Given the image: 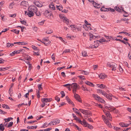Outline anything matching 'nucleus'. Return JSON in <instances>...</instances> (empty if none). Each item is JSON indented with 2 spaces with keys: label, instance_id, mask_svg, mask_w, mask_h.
Here are the masks:
<instances>
[{
  "label": "nucleus",
  "instance_id": "4",
  "mask_svg": "<svg viewBox=\"0 0 131 131\" xmlns=\"http://www.w3.org/2000/svg\"><path fill=\"white\" fill-rule=\"evenodd\" d=\"M25 15H28L29 17H31L34 15V14L32 11L29 10L28 12L26 11H25Z\"/></svg>",
  "mask_w": 131,
  "mask_h": 131
},
{
  "label": "nucleus",
  "instance_id": "52",
  "mask_svg": "<svg viewBox=\"0 0 131 131\" xmlns=\"http://www.w3.org/2000/svg\"><path fill=\"white\" fill-rule=\"evenodd\" d=\"M108 9L107 10V11H111L112 12H114L115 11V10L114 9H113L111 8H107Z\"/></svg>",
  "mask_w": 131,
  "mask_h": 131
},
{
  "label": "nucleus",
  "instance_id": "10",
  "mask_svg": "<svg viewBox=\"0 0 131 131\" xmlns=\"http://www.w3.org/2000/svg\"><path fill=\"white\" fill-rule=\"evenodd\" d=\"M74 97L79 102H81V101L80 100V97L79 96L78 94L75 93L74 94Z\"/></svg>",
  "mask_w": 131,
  "mask_h": 131
},
{
  "label": "nucleus",
  "instance_id": "25",
  "mask_svg": "<svg viewBox=\"0 0 131 131\" xmlns=\"http://www.w3.org/2000/svg\"><path fill=\"white\" fill-rule=\"evenodd\" d=\"M11 31L17 34H18L19 32V30H17L16 29H13Z\"/></svg>",
  "mask_w": 131,
  "mask_h": 131
},
{
  "label": "nucleus",
  "instance_id": "3",
  "mask_svg": "<svg viewBox=\"0 0 131 131\" xmlns=\"http://www.w3.org/2000/svg\"><path fill=\"white\" fill-rule=\"evenodd\" d=\"M103 111L105 115L107 116L108 119H109V120L111 121L112 119V118L111 115L109 112L108 111H107V112H105L104 110H103Z\"/></svg>",
  "mask_w": 131,
  "mask_h": 131
},
{
  "label": "nucleus",
  "instance_id": "16",
  "mask_svg": "<svg viewBox=\"0 0 131 131\" xmlns=\"http://www.w3.org/2000/svg\"><path fill=\"white\" fill-rule=\"evenodd\" d=\"M9 68L10 67H9L5 68L1 67L0 68V71H5L8 70Z\"/></svg>",
  "mask_w": 131,
  "mask_h": 131
},
{
  "label": "nucleus",
  "instance_id": "13",
  "mask_svg": "<svg viewBox=\"0 0 131 131\" xmlns=\"http://www.w3.org/2000/svg\"><path fill=\"white\" fill-rule=\"evenodd\" d=\"M31 11H32L33 12H35L37 10V8L36 6H33L31 7Z\"/></svg>",
  "mask_w": 131,
  "mask_h": 131
},
{
  "label": "nucleus",
  "instance_id": "30",
  "mask_svg": "<svg viewBox=\"0 0 131 131\" xmlns=\"http://www.w3.org/2000/svg\"><path fill=\"white\" fill-rule=\"evenodd\" d=\"M93 4L95 7H96L97 8L100 7V5L96 3L95 2H93Z\"/></svg>",
  "mask_w": 131,
  "mask_h": 131
},
{
  "label": "nucleus",
  "instance_id": "18",
  "mask_svg": "<svg viewBox=\"0 0 131 131\" xmlns=\"http://www.w3.org/2000/svg\"><path fill=\"white\" fill-rule=\"evenodd\" d=\"M106 41L105 40L103 39H100L99 40H97L96 41H94V42H96V43H101L103 42H104Z\"/></svg>",
  "mask_w": 131,
  "mask_h": 131
},
{
  "label": "nucleus",
  "instance_id": "56",
  "mask_svg": "<svg viewBox=\"0 0 131 131\" xmlns=\"http://www.w3.org/2000/svg\"><path fill=\"white\" fill-rule=\"evenodd\" d=\"M112 128L114 129L115 130H120V128L119 127H115L114 126H113Z\"/></svg>",
  "mask_w": 131,
  "mask_h": 131
},
{
  "label": "nucleus",
  "instance_id": "8",
  "mask_svg": "<svg viewBox=\"0 0 131 131\" xmlns=\"http://www.w3.org/2000/svg\"><path fill=\"white\" fill-rule=\"evenodd\" d=\"M51 100V99H48L47 98H43L41 99V101L42 102L46 103L50 102Z\"/></svg>",
  "mask_w": 131,
  "mask_h": 131
},
{
  "label": "nucleus",
  "instance_id": "53",
  "mask_svg": "<svg viewBox=\"0 0 131 131\" xmlns=\"http://www.w3.org/2000/svg\"><path fill=\"white\" fill-rule=\"evenodd\" d=\"M54 125V124L53 123V121L50 122L47 125Z\"/></svg>",
  "mask_w": 131,
  "mask_h": 131
},
{
  "label": "nucleus",
  "instance_id": "54",
  "mask_svg": "<svg viewBox=\"0 0 131 131\" xmlns=\"http://www.w3.org/2000/svg\"><path fill=\"white\" fill-rule=\"evenodd\" d=\"M113 111H114V112L116 113H117L118 112V110L115 108H113Z\"/></svg>",
  "mask_w": 131,
  "mask_h": 131
},
{
  "label": "nucleus",
  "instance_id": "43",
  "mask_svg": "<svg viewBox=\"0 0 131 131\" xmlns=\"http://www.w3.org/2000/svg\"><path fill=\"white\" fill-rule=\"evenodd\" d=\"M35 12L37 16H40V13L39 11H38L37 10Z\"/></svg>",
  "mask_w": 131,
  "mask_h": 131
},
{
  "label": "nucleus",
  "instance_id": "32",
  "mask_svg": "<svg viewBox=\"0 0 131 131\" xmlns=\"http://www.w3.org/2000/svg\"><path fill=\"white\" fill-rule=\"evenodd\" d=\"M121 33H124L126 35H128V36H130L131 35V34H128V33H127L126 32L122 31V32H119V34H120Z\"/></svg>",
  "mask_w": 131,
  "mask_h": 131
},
{
  "label": "nucleus",
  "instance_id": "34",
  "mask_svg": "<svg viewBox=\"0 0 131 131\" xmlns=\"http://www.w3.org/2000/svg\"><path fill=\"white\" fill-rule=\"evenodd\" d=\"M13 125V122H10L8 124L7 127H10L12 126Z\"/></svg>",
  "mask_w": 131,
  "mask_h": 131
},
{
  "label": "nucleus",
  "instance_id": "7",
  "mask_svg": "<svg viewBox=\"0 0 131 131\" xmlns=\"http://www.w3.org/2000/svg\"><path fill=\"white\" fill-rule=\"evenodd\" d=\"M77 121H78L82 125L84 126H85L86 124V122L84 120H83V121H81V120L78 118V117L75 119Z\"/></svg>",
  "mask_w": 131,
  "mask_h": 131
},
{
  "label": "nucleus",
  "instance_id": "36",
  "mask_svg": "<svg viewBox=\"0 0 131 131\" xmlns=\"http://www.w3.org/2000/svg\"><path fill=\"white\" fill-rule=\"evenodd\" d=\"M27 105L28 104L27 103L25 104L24 103H23L21 104H19L17 106L19 108L22 105Z\"/></svg>",
  "mask_w": 131,
  "mask_h": 131
},
{
  "label": "nucleus",
  "instance_id": "24",
  "mask_svg": "<svg viewBox=\"0 0 131 131\" xmlns=\"http://www.w3.org/2000/svg\"><path fill=\"white\" fill-rule=\"evenodd\" d=\"M5 129V127L3 126V124H0V129L1 130L3 131Z\"/></svg>",
  "mask_w": 131,
  "mask_h": 131
},
{
  "label": "nucleus",
  "instance_id": "64",
  "mask_svg": "<svg viewBox=\"0 0 131 131\" xmlns=\"http://www.w3.org/2000/svg\"><path fill=\"white\" fill-rule=\"evenodd\" d=\"M78 77L82 80H84L85 79L84 78V76L82 75H79L78 76Z\"/></svg>",
  "mask_w": 131,
  "mask_h": 131
},
{
  "label": "nucleus",
  "instance_id": "17",
  "mask_svg": "<svg viewBox=\"0 0 131 131\" xmlns=\"http://www.w3.org/2000/svg\"><path fill=\"white\" fill-rule=\"evenodd\" d=\"M85 83L87 85L90 86H91L93 87L94 86V85L92 83L88 81H87Z\"/></svg>",
  "mask_w": 131,
  "mask_h": 131
},
{
  "label": "nucleus",
  "instance_id": "51",
  "mask_svg": "<svg viewBox=\"0 0 131 131\" xmlns=\"http://www.w3.org/2000/svg\"><path fill=\"white\" fill-rule=\"evenodd\" d=\"M82 90H83L84 91H88V90L87 89V88H86L85 89V88L84 86L83 85H82Z\"/></svg>",
  "mask_w": 131,
  "mask_h": 131
},
{
  "label": "nucleus",
  "instance_id": "59",
  "mask_svg": "<svg viewBox=\"0 0 131 131\" xmlns=\"http://www.w3.org/2000/svg\"><path fill=\"white\" fill-rule=\"evenodd\" d=\"M49 12L48 11H46L44 13V15L45 16H47V15L48 14H49Z\"/></svg>",
  "mask_w": 131,
  "mask_h": 131
},
{
  "label": "nucleus",
  "instance_id": "9",
  "mask_svg": "<svg viewBox=\"0 0 131 131\" xmlns=\"http://www.w3.org/2000/svg\"><path fill=\"white\" fill-rule=\"evenodd\" d=\"M119 125L122 127H126L128 126L129 124L124 123H119Z\"/></svg>",
  "mask_w": 131,
  "mask_h": 131
},
{
  "label": "nucleus",
  "instance_id": "19",
  "mask_svg": "<svg viewBox=\"0 0 131 131\" xmlns=\"http://www.w3.org/2000/svg\"><path fill=\"white\" fill-rule=\"evenodd\" d=\"M86 124H85L86 125H85V126H84L88 127H89V128L91 129H92L93 128V127L91 125L89 124L86 122Z\"/></svg>",
  "mask_w": 131,
  "mask_h": 131
},
{
  "label": "nucleus",
  "instance_id": "39",
  "mask_svg": "<svg viewBox=\"0 0 131 131\" xmlns=\"http://www.w3.org/2000/svg\"><path fill=\"white\" fill-rule=\"evenodd\" d=\"M107 8H105L104 7H102L100 9L102 11H107Z\"/></svg>",
  "mask_w": 131,
  "mask_h": 131
},
{
  "label": "nucleus",
  "instance_id": "38",
  "mask_svg": "<svg viewBox=\"0 0 131 131\" xmlns=\"http://www.w3.org/2000/svg\"><path fill=\"white\" fill-rule=\"evenodd\" d=\"M115 9L117 11L120 12L121 11V9H120L119 7H118L116 6L114 7Z\"/></svg>",
  "mask_w": 131,
  "mask_h": 131
},
{
  "label": "nucleus",
  "instance_id": "6",
  "mask_svg": "<svg viewBox=\"0 0 131 131\" xmlns=\"http://www.w3.org/2000/svg\"><path fill=\"white\" fill-rule=\"evenodd\" d=\"M77 121H78L82 125L84 126H85L86 124V122L84 120H83V121H81V120L78 118V117L75 119Z\"/></svg>",
  "mask_w": 131,
  "mask_h": 131
},
{
  "label": "nucleus",
  "instance_id": "50",
  "mask_svg": "<svg viewBox=\"0 0 131 131\" xmlns=\"http://www.w3.org/2000/svg\"><path fill=\"white\" fill-rule=\"evenodd\" d=\"M79 110L81 113L84 114H85V112L86 111V110H83L81 109H80Z\"/></svg>",
  "mask_w": 131,
  "mask_h": 131
},
{
  "label": "nucleus",
  "instance_id": "41",
  "mask_svg": "<svg viewBox=\"0 0 131 131\" xmlns=\"http://www.w3.org/2000/svg\"><path fill=\"white\" fill-rule=\"evenodd\" d=\"M98 101L102 103H104L105 102V101L100 97V99H99Z\"/></svg>",
  "mask_w": 131,
  "mask_h": 131
},
{
  "label": "nucleus",
  "instance_id": "12",
  "mask_svg": "<svg viewBox=\"0 0 131 131\" xmlns=\"http://www.w3.org/2000/svg\"><path fill=\"white\" fill-rule=\"evenodd\" d=\"M70 86L72 88H77V84L76 83H73L72 84H71Z\"/></svg>",
  "mask_w": 131,
  "mask_h": 131
},
{
  "label": "nucleus",
  "instance_id": "49",
  "mask_svg": "<svg viewBox=\"0 0 131 131\" xmlns=\"http://www.w3.org/2000/svg\"><path fill=\"white\" fill-rule=\"evenodd\" d=\"M37 97L38 98H39L40 97V96L39 93V91H38L37 90Z\"/></svg>",
  "mask_w": 131,
  "mask_h": 131
},
{
  "label": "nucleus",
  "instance_id": "58",
  "mask_svg": "<svg viewBox=\"0 0 131 131\" xmlns=\"http://www.w3.org/2000/svg\"><path fill=\"white\" fill-rule=\"evenodd\" d=\"M111 105L108 104H106L105 105V107L106 109L107 108L110 107V106H111Z\"/></svg>",
  "mask_w": 131,
  "mask_h": 131
},
{
  "label": "nucleus",
  "instance_id": "45",
  "mask_svg": "<svg viewBox=\"0 0 131 131\" xmlns=\"http://www.w3.org/2000/svg\"><path fill=\"white\" fill-rule=\"evenodd\" d=\"M53 32L52 30H47L46 31V33L47 34H50L51 33H52Z\"/></svg>",
  "mask_w": 131,
  "mask_h": 131
},
{
  "label": "nucleus",
  "instance_id": "55",
  "mask_svg": "<svg viewBox=\"0 0 131 131\" xmlns=\"http://www.w3.org/2000/svg\"><path fill=\"white\" fill-rule=\"evenodd\" d=\"M67 102L69 104H72L73 105V106H74L73 103L70 99H69V100H68Z\"/></svg>",
  "mask_w": 131,
  "mask_h": 131
},
{
  "label": "nucleus",
  "instance_id": "61",
  "mask_svg": "<svg viewBox=\"0 0 131 131\" xmlns=\"http://www.w3.org/2000/svg\"><path fill=\"white\" fill-rule=\"evenodd\" d=\"M37 127V126H30V129H36Z\"/></svg>",
  "mask_w": 131,
  "mask_h": 131
},
{
  "label": "nucleus",
  "instance_id": "31",
  "mask_svg": "<svg viewBox=\"0 0 131 131\" xmlns=\"http://www.w3.org/2000/svg\"><path fill=\"white\" fill-rule=\"evenodd\" d=\"M82 55L83 57H85L87 56V54L86 52L85 51H82Z\"/></svg>",
  "mask_w": 131,
  "mask_h": 131
},
{
  "label": "nucleus",
  "instance_id": "29",
  "mask_svg": "<svg viewBox=\"0 0 131 131\" xmlns=\"http://www.w3.org/2000/svg\"><path fill=\"white\" fill-rule=\"evenodd\" d=\"M49 7L50 8H51V9L52 10H54L55 9V7L53 4V3H52L50 4L49 6Z\"/></svg>",
  "mask_w": 131,
  "mask_h": 131
},
{
  "label": "nucleus",
  "instance_id": "37",
  "mask_svg": "<svg viewBox=\"0 0 131 131\" xmlns=\"http://www.w3.org/2000/svg\"><path fill=\"white\" fill-rule=\"evenodd\" d=\"M38 90H39L38 91H40L41 90H42V86L41 84L38 85Z\"/></svg>",
  "mask_w": 131,
  "mask_h": 131
},
{
  "label": "nucleus",
  "instance_id": "14",
  "mask_svg": "<svg viewBox=\"0 0 131 131\" xmlns=\"http://www.w3.org/2000/svg\"><path fill=\"white\" fill-rule=\"evenodd\" d=\"M41 42L44 43L46 46H47L50 44L51 42L50 41L48 40H46L45 42Z\"/></svg>",
  "mask_w": 131,
  "mask_h": 131
},
{
  "label": "nucleus",
  "instance_id": "1",
  "mask_svg": "<svg viewBox=\"0 0 131 131\" xmlns=\"http://www.w3.org/2000/svg\"><path fill=\"white\" fill-rule=\"evenodd\" d=\"M107 66L112 69L111 70L112 71H115L116 70L117 65L114 63L108 62L107 63Z\"/></svg>",
  "mask_w": 131,
  "mask_h": 131
},
{
  "label": "nucleus",
  "instance_id": "11",
  "mask_svg": "<svg viewBox=\"0 0 131 131\" xmlns=\"http://www.w3.org/2000/svg\"><path fill=\"white\" fill-rule=\"evenodd\" d=\"M93 97L95 99V100H98L99 99H100V97L97 94H93Z\"/></svg>",
  "mask_w": 131,
  "mask_h": 131
},
{
  "label": "nucleus",
  "instance_id": "35",
  "mask_svg": "<svg viewBox=\"0 0 131 131\" xmlns=\"http://www.w3.org/2000/svg\"><path fill=\"white\" fill-rule=\"evenodd\" d=\"M57 8L60 11L62 10L63 9L62 6V5L59 6H57Z\"/></svg>",
  "mask_w": 131,
  "mask_h": 131
},
{
  "label": "nucleus",
  "instance_id": "27",
  "mask_svg": "<svg viewBox=\"0 0 131 131\" xmlns=\"http://www.w3.org/2000/svg\"><path fill=\"white\" fill-rule=\"evenodd\" d=\"M73 126L75 128L77 129V130H78L79 131H81L82 130L81 128H80L78 126H77L75 124H73Z\"/></svg>",
  "mask_w": 131,
  "mask_h": 131
},
{
  "label": "nucleus",
  "instance_id": "21",
  "mask_svg": "<svg viewBox=\"0 0 131 131\" xmlns=\"http://www.w3.org/2000/svg\"><path fill=\"white\" fill-rule=\"evenodd\" d=\"M53 122L54 124V125H55L59 124L60 123V121L59 119H56L54 120L53 121Z\"/></svg>",
  "mask_w": 131,
  "mask_h": 131
},
{
  "label": "nucleus",
  "instance_id": "15",
  "mask_svg": "<svg viewBox=\"0 0 131 131\" xmlns=\"http://www.w3.org/2000/svg\"><path fill=\"white\" fill-rule=\"evenodd\" d=\"M99 77L100 79H104L105 77V75H104V73H101L100 74H99Z\"/></svg>",
  "mask_w": 131,
  "mask_h": 131
},
{
  "label": "nucleus",
  "instance_id": "28",
  "mask_svg": "<svg viewBox=\"0 0 131 131\" xmlns=\"http://www.w3.org/2000/svg\"><path fill=\"white\" fill-rule=\"evenodd\" d=\"M13 119V118L12 117H9L7 118L4 119L5 122H8L12 119Z\"/></svg>",
  "mask_w": 131,
  "mask_h": 131
},
{
  "label": "nucleus",
  "instance_id": "57",
  "mask_svg": "<svg viewBox=\"0 0 131 131\" xmlns=\"http://www.w3.org/2000/svg\"><path fill=\"white\" fill-rule=\"evenodd\" d=\"M61 94L62 95V96H61L62 97H63L65 95V94L63 91H62L61 92Z\"/></svg>",
  "mask_w": 131,
  "mask_h": 131
},
{
  "label": "nucleus",
  "instance_id": "62",
  "mask_svg": "<svg viewBox=\"0 0 131 131\" xmlns=\"http://www.w3.org/2000/svg\"><path fill=\"white\" fill-rule=\"evenodd\" d=\"M73 110V111L77 113H78V112H79V110H77V108L75 109L74 108H72Z\"/></svg>",
  "mask_w": 131,
  "mask_h": 131
},
{
  "label": "nucleus",
  "instance_id": "42",
  "mask_svg": "<svg viewBox=\"0 0 131 131\" xmlns=\"http://www.w3.org/2000/svg\"><path fill=\"white\" fill-rule=\"evenodd\" d=\"M59 17L60 19H63L64 17H66L64 15L62 14H60L59 15Z\"/></svg>",
  "mask_w": 131,
  "mask_h": 131
},
{
  "label": "nucleus",
  "instance_id": "23",
  "mask_svg": "<svg viewBox=\"0 0 131 131\" xmlns=\"http://www.w3.org/2000/svg\"><path fill=\"white\" fill-rule=\"evenodd\" d=\"M91 114V113H90V111L86 110L84 114L86 115V117H88L89 116V115H90Z\"/></svg>",
  "mask_w": 131,
  "mask_h": 131
},
{
  "label": "nucleus",
  "instance_id": "22",
  "mask_svg": "<svg viewBox=\"0 0 131 131\" xmlns=\"http://www.w3.org/2000/svg\"><path fill=\"white\" fill-rule=\"evenodd\" d=\"M63 22H65L67 24H68L69 23V19L66 17H64V19H63Z\"/></svg>",
  "mask_w": 131,
  "mask_h": 131
},
{
  "label": "nucleus",
  "instance_id": "47",
  "mask_svg": "<svg viewBox=\"0 0 131 131\" xmlns=\"http://www.w3.org/2000/svg\"><path fill=\"white\" fill-rule=\"evenodd\" d=\"M7 45H6V46L7 47H10L11 46L12 47L13 46H14V44L12 43H8L7 44Z\"/></svg>",
  "mask_w": 131,
  "mask_h": 131
},
{
  "label": "nucleus",
  "instance_id": "26",
  "mask_svg": "<svg viewBox=\"0 0 131 131\" xmlns=\"http://www.w3.org/2000/svg\"><path fill=\"white\" fill-rule=\"evenodd\" d=\"M83 27L84 29L86 30H88V29H89L90 30L91 29L90 27H88L86 25L83 26Z\"/></svg>",
  "mask_w": 131,
  "mask_h": 131
},
{
  "label": "nucleus",
  "instance_id": "63",
  "mask_svg": "<svg viewBox=\"0 0 131 131\" xmlns=\"http://www.w3.org/2000/svg\"><path fill=\"white\" fill-rule=\"evenodd\" d=\"M55 100L58 102H59L60 101L59 98L57 96H56L55 97Z\"/></svg>",
  "mask_w": 131,
  "mask_h": 131
},
{
  "label": "nucleus",
  "instance_id": "2",
  "mask_svg": "<svg viewBox=\"0 0 131 131\" xmlns=\"http://www.w3.org/2000/svg\"><path fill=\"white\" fill-rule=\"evenodd\" d=\"M102 118L104 121L105 123L107 125L110 127H111V123L109 122V121L108 119H106L105 116L104 115H102Z\"/></svg>",
  "mask_w": 131,
  "mask_h": 131
},
{
  "label": "nucleus",
  "instance_id": "40",
  "mask_svg": "<svg viewBox=\"0 0 131 131\" xmlns=\"http://www.w3.org/2000/svg\"><path fill=\"white\" fill-rule=\"evenodd\" d=\"M52 128H48L46 129H45L43 130H39V131H49L50 130H51L52 129Z\"/></svg>",
  "mask_w": 131,
  "mask_h": 131
},
{
  "label": "nucleus",
  "instance_id": "46",
  "mask_svg": "<svg viewBox=\"0 0 131 131\" xmlns=\"http://www.w3.org/2000/svg\"><path fill=\"white\" fill-rule=\"evenodd\" d=\"M70 50L69 49H66L64 50L63 52V53H67L69 52H70Z\"/></svg>",
  "mask_w": 131,
  "mask_h": 131
},
{
  "label": "nucleus",
  "instance_id": "5",
  "mask_svg": "<svg viewBox=\"0 0 131 131\" xmlns=\"http://www.w3.org/2000/svg\"><path fill=\"white\" fill-rule=\"evenodd\" d=\"M77 121H78L82 125L84 126H85L86 124V122L84 120H83V121H81V120L78 118V117L75 119Z\"/></svg>",
  "mask_w": 131,
  "mask_h": 131
},
{
  "label": "nucleus",
  "instance_id": "60",
  "mask_svg": "<svg viewBox=\"0 0 131 131\" xmlns=\"http://www.w3.org/2000/svg\"><path fill=\"white\" fill-rule=\"evenodd\" d=\"M71 84H64L63 85V86L64 87H67V88L68 87L70 86Z\"/></svg>",
  "mask_w": 131,
  "mask_h": 131
},
{
  "label": "nucleus",
  "instance_id": "48",
  "mask_svg": "<svg viewBox=\"0 0 131 131\" xmlns=\"http://www.w3.org/2000/svg\"><path fill=\"white\" fill-rule=\"evenodd\" d=\"M98 67V66L97 65H94L93 67V69L94 70H95L97 69Z\"/></svg>",
  "mask_w": 131,
  "mask_h": 131
},
{
  "label": "nucleus",
  "instance_id": "33",
  "mask_svg": "<svg viewBox=\"0 0 131 131\" xmlns=\"http://www.w3.org/2000/svg\"><path fill=\"white\" fill-rule=\"evenodd\" d=\"M27 2L25 1H23L21 3L20 5L22 6H25L27 4Z\"/></svg>",
  "mask_w": 131,
  "mask_h": 131
},
{
  "label": "nucleus",
  "instance_id": "44",
  "mask_svg": "<svg viewBox=\"0 0 131 131\" xmlns=\"http://www.w3.org/2000/svg\"><path fill=\"white\" fill-rule=\"evenodd\" d=\"M89 35L90 36V40H91L93 38L94 36L92 34L90 33H89Z\"/></svg>",
  "mask_w": 131,
  "mask_h": 131
},
{
  "label": "nucleus",
  "instance_id": "20",
  "mask_svg": "<svg viewBox=\"0 0 131 131\" xmlns=\"http://www.w3.org/2000/svg\"><path fill=\"white\" fill-rule=\"evenodd\" d=\"M98 87L99 88L101 89H104L106 87V86L102 84H101L99 85L98 86Z\"/></svg>",
  "mask_w": 131,
  "mask_h": 131
}]
</instances>
